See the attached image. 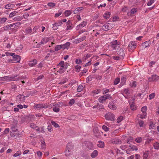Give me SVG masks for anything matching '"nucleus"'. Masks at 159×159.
Listing matches in <instances>:
<instances>
[{
    "instance_id": "18",
    "label": "nucleus",
    "mask_w": 159,
    "mask_h": 159,
    "mask_svg": "<svg viewBox=\"0 0 159 159\" xmlns=\"http://www.w3.org/2000/svg\"><path fill=\"white\" fill-rule=\"evenodd\" d=\"M112 142L113 143L116 144H121V140L118 139H115L112 140Z\"/></svg>"
},
{
    "instance_id": "54",
    "label": "nucleus",
    "mask_w": 159,
    "mask_h": 159,
    "mask_svg": "<svg viewBox=\"0 0 159 159\" xmlns=\"http://www.w3.org/2000/svg\"><path fill=\"white\" fill-rule=\"evenodd\" d=\"M118 53L120 56H123L124 54L123 49L121 48L118 51Z\"/></svg>"
},
{
    "instance_id": "63",
    "label": "nucleus",
    "mask_w": 159,
    "mask_h": 159,
    "mask_svg": "<svg viewBox=\"0 0 159 159\" xmlns=\"http://www.w3.org/2000/svg\"><path fill=\"white\" fill-rule=\"evenodd\" d=\"M53 110L56 112H58L60 111V109L58 107H55L53 108Z\"/></svg>"
},
{
    "instance_id": "32",
    "label": "nucleus",
    "mask_w": 159,
    "mask_h": 159,
    "mask_svg": "<svg viewBox=\"0 0 159 159\" xmlns=\"http://www.w3.org/2000/svg\"><path fill=\"white\" fill-rule=\"evenodd\" d=\"M129 147L130 148V149L132 151H137L138 149V148L137 147L133 145H130L129 146Z\"/></svg>"
},
{
    "instance_id": "1",
    "label": "nucleus",
    "mask_w": 159,
    "mask_h": 159,
    "mask_svg": "<svg viewBox=\"0 0 159 159\" xmlns=\"http://www.w3.org/2000/svg\"><path fill=\"white\" fill-rule=\"evenodd\" d=\"M105 117L107 120L113 121L115 118L114 115L110 112H109L105 115Z\"/></svg>"
},
{
    "instance_id": "51",
    "label": "nucleus",
    "mask_w": 159,
    "mask_h": 159,
    "mask_svg": "<svg viewBox=\"0 0 159 159\" xmlns=\"http://www.w3.org/2000/svg\"><path fill=\"white\" fill-rule=\"evenodd\" d=\"M48 107V104L47 103L43 104L42 103V108L46 109Z\"/></svg>"
},
{
    "instance_id": "33",
    "label": "nucleus",
    "mask_w": 159,
    "mask_h": 159,
    "mask_svg": "<svg viewBox=\"0 0 159 159\" xmlns=\"http://www.w3.org/2000/svg\"><path fill=\"white\" fill-rule=\"evenodd\" d=\"M41 142V148L43 149H44L45 148V143L44 140L43 139H42L40 141Z\"/></svg>"
},
{
    "instance_id": "23",
    "label": "nucleus",
    "mask_w": 159,
    "mask_h": 159,
    "mask_svg": "<svg viewBox=\"0 0 159 159\" xmlns=\"http://www.w3.org/2000/svg\"><path fill=\"white\" fill-rule=\"evenodd\" d=\"M18 12L17 11H16L11 12L9 15V17L10 18H11L13 17V16H16Z\"/></svg>"
},
{
    "instance_id": "39",
    "label": "nucleus",
    "mask_w": 159,
    "mask_h": 159,
    "mask_svg": "<svg viewBox=\"0 0 159 159\" xmlns=\"http://www.w3.org/2000/svg\"><path fill=\"white\" fill-rule=\"evenodd\" d=\"M130 107L131 109L132 110H135L136 109V107L135 106V104L133 103L130 105Z\"/></svg>"
},
{
    "instance_id": "17",
    "label": "nucleus",
    "mask_w": 159,
    "mask_h": 159,
    "mask_svg": "<svg viewBox=\"0 0 159 159\" xmlns=\"http://www.w3.org/2000/svg\"><path fill=\"white\" fill-rule=\"evenodd\" d=\"M48 41V39L47 38H43L40 42L38 44V45L43 44L44 43H47Z\"/></svg>"
},
{
    "instance_id": "44",
    "label": "nucleus",
    "mask_w": 159,
    "mask_h": 159,
    "mask_svg": "<svg viewBox=\"0 0 159 159\" xmlns=\"http://www.w3.org/2000/svg\"><path fill=\"white\" fill-rule=\"evenodd\" d=\"M130 86L132 87H135L136 86V82L135 81H133L130 83Z\"/></svg>"
},
{
    "instance_id": "26",
    "label": "nucleus",
    "mask_w": 159,
    "mask_h": 159,
    "mask_svg": "<svg viewBox=\"0 0 159 159\" xmlns=\"http://www.w3.org/2000/svg\"><path fill=\"white\" fill-rule=\"evenodd\" d=\"M64 13L66 16H68L72 13L71 11L70 10H66Z\"/></svg>"
},
{
    "instance_id": "24",
    "label": "nucleus",
    "mask_w": 159,
    "mask_h": 159,
    "mask_svg": "<svg viewBox=\"0 0 159 159\" xmlns=\"http://www.w3.org/2000/svg\"><path fill=\"white\" fill-rule=\"evenodd\" d=\"M82 7H78L75 9L74 11V13L75 14H77L80 11L83 9Z\"/></svg>"
},
{
    "instance_id": "42",
    "label": "nucleus",
    "mask_w": 159,
    "mask_h": 159,
    "mask_svg": "<svg viewBox=\"0 0 159 159\" xmlns=\"http://www.w3.org/2000/svg\"><path fill=\"white\" fill-rule=\"evenodd\" d=\"M7 20V18L6 17H3L0 19V23H4Z\"/></svg>"
},
{
    "instance_id": "29",
    "label": "nucleus",
    "mask_w": 159,
    "mask_h": 159,
    "mask_svg": "<svg viewBox=\"0 0 159 159\" xmlns=\"http://www.w3.org/2000/svg\"><path fill=\"white\" fill-rule=\"evenodd\" d=\"M97 145L98 147L103 148L104 146V143L103 142L101 141H99Z\"/></svg>"
},
{
    "instance_id": "12",
    "label": "nucleus",
    "mask_w": 159,
    "mask_h": 159,
    "mask_svg": "<svg viewBox=\"0 0 159 159\" xmlns=\"http://www.w3.org/2000/svg\"><path fill=\"white\" fill-rule=\"evenodd\" d=\"M108 107L110 109L113 110H116V107L113 102H111L109 103L108 105Z\"/></svg>"
},
{
    "instance_id": "47",
    "label": "nucleus",
    "mask_w": 159,
    "mask_h": 159,
    "mask_svg": "<svg viewBox=\"0 0 159 159\" xmlns=\"http://www.w3.org/2000/svg\"><path fill=\"white\" fill-rule=\"evenodd\" d=\"M155 96V94L154 93H152L149 95V99L151 100Z\"/></svg>"
},
{
    "instance_id": "35",
    "label": "nucleus",
    "mask_w": 159,
    "mask_h": 159,
    "mask_svg": "<svg viewBox=\"0 0 159 159\" xmlns=\"http://www.w3.org/2000/svg\"><path fill=\"white\" fill-rule=\"evenodd\" d=\"M84 88L83 86L82 85H79L77 89V91L78 92H81Z\"/></svg>"
},
{
    "instance_id": "20",
    "label": "nucleus",
    "mask_w": 159,
    "mask_h": 159,
    "mask_svg": "<svg viewBox=\"0 0 159 159\" xmlns=\"http://www.w3.org/2000/svg\"><path fill=\"white\" fill-rule=\"evenodd\" d=\"M111 14L109 12H106L103 15V17L106 19L109 18L110 17Z\"/></svg>"
},
{
    "instance_id": "27",
    "label": "nucleus",
    "mask_w": 159,
    "mask_h": 159,
    "mask_svg": "<svg viewBox=\"0 0 159 159\" xmlns=\"http://www.w3.org/2000/svg\"><path fill=\"white\" fill-rule=\"evenodd\" d=\"M14 7V5L11 4H8L5 6V8L6 9H11Z\"/></svg>"
},
{
    "instance_id": "9",
    "label": "nucleus",
    "mask_w": 159,
    "mask_h": 159,
    "mask_svg": "<svg viewBox=\"0 0 159 159\" xmlns=\"http://www.w3.org/2000/svg\"><path fill=\"white\" fill-rule=\"evenodd\" d=\"M122 94L125 97L127 98L129 96L130 92L129 90L128 89H125L124 90Z\"/></svg>"
},
{
    "instance_id": "56",
    "label": "nucleus",
    "mask_w": 159,
    "mask_h": 159,
    "mask_svg": "<svg viewBox=\"0 0 159 159\" xmlns=\"http://www.w3.org/2000/svg\"><path fill=\"white\" fill-rule=\"evenodd\" d=\"M138 117L142 119H143L144 118H145L146 116H144L143 115V113H142V114H141L138 115Z\"/></svg>"
},
{
    "instance_id": "6",
    "label": "nucleus",
    "mask_w": 159,
    "mask_h": 159,
    "mask_svg": "<svg viewBox=\"0 0 159 159\" xmlns=\"http://www.w3.org/2000/svg\"><path fill=\"white\" fill-rule=\"evenodd\" d=\"M111 24L109 23H107L104 24L102 27V29L105 31H107L111 28Z\"/></svg>"
},
{
    "instance_id": "64",
    "label": "nucleus",
    "mask_w": 159,
    "mask_h": 159,
    "mask_svg": "<svg viewBox=\"0 0 159 159\" xmlns=\"http://www.w3.org/2000/svg\"><path fill=\"white\" fill-rule=\"evenodd\" d=\"M48 5L49 7H53L55 6V4L53 2H49L48 3Z\"/></svg>"
},
{
    "instance_id": "38",
    "label": "nucleus",
    "mask_w": 159,
    "mask_h": 159,
    "mask_svg": "<svg viewBox=\"0 0 159 159\" xmlns=\"http://www.w3.org/2000/svg\"><path fill=\"white\" fill-rule=\"evenodd\" d=\"M153 146L155 149H158L159 148V143L156 142L153 144Z\"/></svg>"
},
{
    "instance_id": "57",
    "label": "nucleus",
    "mask_w": 159,
    "mask_h": 159,
    "mask_svg": "<svg viewBox=\"0 0 159 159\" xmlns=\"http://www.w3.org/2000/svg\"><path fill=\"white\" fill-rule=\"evenodd\" d=\"M155 124L153 123H151L149 125V129H154L155 128Z\"/></svg>"
},
{
    "instance_id": "58",
    "label": "nucleus",
    "mask_w": 159,
    "mask_h": 159,
    "mask_svg": "<svg viewBox=\"0 0 159 159\" xmlns=\"http://www.w3.org/2000/svg\"><path fill=\"white\" fill-rule=\"evenodd\" d=\"M64 61H61L58 65V66L60 67H64Z\"/></svg>"
},
{
    "instance_id": "22",
    "label": "nucleus",
    "mask_w": 159,
    "mask_h": 159,
    "mask_svg": "<svg viewBox=\"0 0 159 159\" xmlns=\"http://www.w3.org/2000/svg\"><path fill=\"white\" fill-rule=\"evenodd\" d=\"M67 68L66 67H60L57 72H58L60 74H62L66 70Z\"/></svg>"
},
{
    "instance_id": "53",
    "label": "nucleus",
    "mask_w": 159,
    "mask_h": 159,
    "mask_svg": "<svg viewBox=\"0 0 159 159\" xmlns=\"http://www.w3.org/2000/svg\"><path fill=\"white\" fill-rule=\"evenodd\" d=\"M102 129L105 131H108L109 129V128L107 127L105 125H103L102 126Z\"/></svg>"
},
{
    "instance_id": "55",
    "label": "nucleus",
    "mask_w": 159,
    "mask_h": 159,
    "mask_svg": "<svg viewBox=\"0 0 159 159\" xmlns=\"http://www.w3.org/2000/svg\"><path fill=\"white\" fill-rule=\"evenodd\" d=\"M75 68L76 69V72H79L81 68V66L79 65H77L75 66Z\"/></svg>"
},
{
    "instance_id": "25",
    "label": "nucleus",
    "mask_w": 159,
    "mask_h": 159,
    "mask_svg": "<svg viewBox=\"0 0 159 159\" xmlns=\"http://www.w3.org/2000/svg\"><path fill=\"white\" fill-rule=\"evenodd\" d=\"M72 152L69 149H67L65 152V155L66 156H69L71 155Z\"/></svg>"
},
{
    "instance_id": "48",
    "label": "nucleus",
    "mask_w": 159,
    "mask_h": 159,
    "mask_svg": "<svg viewBox=\"0 0 159 159\" xmlns=\"http://www.w3.org/2000/svg\"><path fill=\"white\" fill-rule=\"evenodd\" d=\"M75 101L74 99H71L69 102V104L70 106H71L75 103Z\"/></svg>"
},
{
    "instance_id": "28",
    "label": "nucleus",
    "mask_w": 159,
    "mask_h": 159,
    "mask_svg": "<svg viewBox=\"0 0 159 159\" xmlns=\"http://www.w3.org/2000/svg\"><path fill=\"white\" fill-rule=\"evenodd\" d=\"M11 129L13 131L16 132L17 130V125L11 124Z\"/></svg>"
},
{
    "instance_id": "7",
    "label": "nucleus",
    "mask_w": 159,
    "mask_h": 159,
    "mask_svg": "<svg viewBox=\"0 0 159 159\" xmlns=\"http://www.w3.org/2000/svg\"><path fill=\"white\" fill-rule=\"evenodd\" d=\"M13 60L15 62L19 63L21 59L20 56L17 55H14L12 56Z\"/></svg>"
},
{
    "instance_id": "45",
    "label": "nucleus",
    "mask_w": 159,
    "mask_h": 159,
    "mask_svg": "<svg viewBox=\"0 0 159 159\" xmlns=\"http://www.w3.org/2000/svg\"><path fill=\"white\" fill-rule=\"evenodd\" d=\"M75 63L78 65L82 63V60L80 59H77L75 61Z\"/></svg>"
},
{
    "instance_id": "50",
    "label": "nucleus",
    "mask_w": 159,
    "mask_h": 159,
    "mask_svg": "<svg viewBox=\"0 0 159 159\" xmlns=\"http://www.w3.org/2000/svg\"><path fill=\"white\" fill-rule=\"evenodd\" d=\"M120 81V79L119 78L116 79L114 81V84L115 85H117Z\"/></svg>"
},
{
    "instance_id": "34",
    "label": "nucleus",
    "mask_w": 159,
    "mask_h": 159,
    "mask_svg": "<svg viewBox=\"0 0 159 159\" xmlns=\"http://www.w3.org/2000/svg\"><path fill=\"white\" fill-rule=\"evenodd\" d=\"M34 107L35 109H41V108H42V103L35 104L34 106Z\"/></svg>"
},
{
    "instance_id": "61",
    "label": "nucleus",
    "mask_w": 159,
    "mask_h": 159,
    "mask_svg": "<svg viewBox=\"0 0 159 159\" xmlns=\"http://www.w3.org/2000/svg\"><path fill=\"white\" fill-rule=\"evenodd\" d=\"M90 57V56L89 54H87L86 56H84L82 58V60H85L87 59L89 57Z\"/></svg>"
},
{
    "instance_id": "37",
    "label": "nucleus",
    "mask_w": 159,
    "mask_h": 159,
    "mask_svg": "<svg viewBox=\"0 0 159 159\" xmlns=\"http://www.w3.org/2000/svg\"><path fill=\"white\" fill-rule=\"evenodd\" d=\"M63 46L61 45H59L57 46L55 48V50L56 51H57L60 50L61 48H63Z\"/></svg>"
},
{
    "instance_id": "10",
    "label": "nucleus",
    "mask_w": 159,
    "mask_h": 159,
    "mask_svg": "<svg viewBox=\"0 0 159 159\" xmlns=\"http://www.w3.org/2000/svg\"><path fill=\"white\" fill-rule=\"evenodd\" d=\"M26 78L25 76H18L17 75H15L13 76L14 81L19 80H23Z\"/></svg>"
},
{
    "instance_id": "36",
    "label": "nucleus",
    "mask_w": 159,
    "mask_h": 159,
    "mask_svg": "<svg viewBox=\"0 0 159 159\" xmlns=\"http://www.w3.org/2000/svg\"><path fill=\"white\" fill-rule=\"evenodd\" d=\"M142 140L143 138L142 137H138L136 139L135 141L137 143H139L142 141Z\"/></svg>"
},
{
    "instance_id": "16",
    "label": "nucleus",
    "mask_w": 159,
    "mask_h": 159,
    "mask_svg": "<svg viewBox=\"0 0 159 159\" xmlns=\"http://www.w3.org/2000/svg\"><path fill=\"white\" fill-rule=\"evenodd\" d=\"M23 19L22 17H21L20 16H18L14 17L12 19L15 21H19Z\"/></svg>"
},
{
    "instance_id": "43",
    "label": "nucleus",
    "mask_w": 159,
    "mask_h": 159,
    "mask_svg": "<svg viewBox=\"0 0 159 159\" xmlns=\"http://www.w3.org/2000/svg\"><path fill=\"white\" fill-rule=\"evenodd\" d=\"M51 123L52 125H53L56 128H58L59 127V126L54 121H51Z\"/></svg>"
},
{
    "instance_id": "14",
    "label": "nucleus",
    "mask_w": 159,
    "mask_h": 159,
    "mask_svg": "<svg viewBox=\"0 0 159 159\" xmlns=\"http://www.w3.org/2000/svg\"><path fill=\"white\" fill-rule=\"evenodd\" d=\"M37 63V61L36 59H33L29 61V65L31 67L34 66H35Z\"/></svg>"
},
{
    "instance_id": "4",
    "label": "nucleus",
    "mask_w": 159,
    "mask_h": 159,
    "mask_svg": "<svg viewBox=\"0 0 159 159\" xmlns=\"http://www.w3.org/2000/svg\"><path fill=\"white\" fill-rule=\"evenodd\" d=\"M111 48L113 50L115 49L118 45L120 44V42H117L116 40H115L114 41L111 43Z\"/></svg>"
},
{
    "instance_id": "19",
    "label": "nucleus",
    "mask_w": 159,
    "mask_h": 159,
    "mask_svg": "<svg viewBox=\"0 0 159 159\" xmlns=\"http://www.w3.org/2000/svg\"><path fill=\"white\" fill-rule=\"evenodd\" d=\"M98 155V151L97 150H94L91 154V157L92 158H94L97 156Z\"/></svg>"
},
{
    "instance_id": "3",
    "label": "nucleus",
    "mask_w": 159,
    "mask_h": 159,
    "mask_svg": "<svg viewBox=\"0 0 159 159\" xmlns=\"http://www.w3.org/2000/svg\"><path fill=\"white\" fill-rule=\"evenodd\" d=\"M0 80L4 81H14L13 76H5L3 77H0Z\"/></svg>"
},
{
    "instance_id": "15",
    "label": "nucleus",
    "mask_w": 159,
    "mask_h": 159,
    "mask_svg": "<svg viewBox=\"0 0 159 159\" xmlns=\"http://www.w3.org/2000/svg\"><path fill=\"white\" fill-rule=\"evenodd\" d=\"M21 24V23L20 22H17L15 23L10 24V26H11V27H13V28H16L19 26Z\"/></svg>"
},
{
    "instance_id": "21",
    "label": "nucleus",
    "mask_w": 159,
    "mask_h": 159,
    "mask_svg": "<svg viewBox=\"0 0 159 159\" xmlns=\"http://www.w3.org/2000/svg\"><path fill=\"white\" fill-rule=\"evenodd\" d=\"M147 109V107L146 106L143 107L141 109V111L142 112V113H143V115L144 116H146L147 115V113L146 112Z\"/></svg>"
},
{
    "instance_id": "59",
    "label": "nucleus",
    "mask_w": 159,
    "mask_h": 159,
    "mask_svg": "<svg viewBox=\"0 0 159 159\" xmlns=\"http://www.w3.org/2000/svg\"><path fill=\"white\" fill-rule=\"evenodd\" d=\"M154 0H150L147 3V5L148 6H151L154 2Z\"/></svg>"
},
{
    "instance_id": "52",
    "label": "nucleus",
    "mask_w": 159,
    "mask_h": 159,
    "mask_svg": "<svg viewBox=\"0 0 159 159\" xmlns=\"http://www.w3.org/2000/svg\"><path fill=\"white\" fill-rule=\"evenodd\" d=\"M30 126L31 128L33 129H35L37 126L34 123H31L30 124Z\"/></svg>"
},
{
    "instance_id": "49",
    "label": "nucleus",
    "mask_w": 159,
    "mask_h": 159,
    "mask_svg": "<svg viewBox=\"0 0 159 159\" xmlns=\"http://www.w3.org/2000/svg\"><path fill=\"white\" fill-rule=\"evenodd\" d=\"M93 77L91 76L88 77L86 79V81L87 83H89V81H91L92 80Z\"/></svg>"
},
{
    "instance_id": "41",
    "label": "nucleus",
    "mask_w": 159,
    "mask_h": 159,
    "mask_svg": "<svg viewBox=\"0 0 159 159\" xmlns=\"http://www.w3.org/2000/svg\"><path fill=\"white\" fill-rule=\"evenodd\" d=\"M121 82L122 84H124L126 81V78L125 76H123L121 78Z\"/></svg>"
},
{
    "instance_id": "5",
    "label": "nucleus",
    "mask_w": 159,
    "mask_h": 159,
    "mask_svg": "<svg viewBox=\"0 0 159 159\" xmlns=\"http://www.w3.org/2000/svg\"><path fill=\"white\" fill-rule=\"evenodd\" d=\"M159 79V76L156 75H152L151 77L148 78V80L149 81H156Z\"/></svg>"
},
{
    "instance_id": "62",
    "label": "nucleus",
    "mask_w": 159,
    "mask_h": 159,
    "mask_svg": "<svg viewBox=\"0 0 159 159\" xmlns=\"http://www.w3.org/2000/svg\"><path fill=\"white\" fill-rule=\"evenodd\" d=\"M137 11V9L135 8H132L130 11V13L131 14H134Z\"/></svg>"
},
{
    "instance_id": "46",
    "label": "nucleus",
    "mask_w": 159,
    "mask_h": 159,
    "mask_svg": "<svg viewBox=\"0 0 159 159\" xmlns=\"http://www.w3.org/2000/svg\"><path fill=\"white\" fill-rule=\"evenodd\" d=\"M62 12V11H61V10H59L58 11V13H56L55 14V17H58L59 16H60V15H61V14Z\"/></svg>"
},
{
    "instance_id": "11",
    "label": "nucleus",
    "mask_w": 159,
    "mask_h": 159,
    "mask_svg": "<svg viewBox=\"0 0 159 159\" xmlns=\"http://www.w3.org/2000/svg\"><path fill=\"white\" fill-rule=\"evenodd\" d=\"M87 22L86 21H83L76 26V29L78 30L80 28H83L85 26Z\"/></svg>"
},
{
    "instance_id": "60",
    "label": "nucleus",
    "mask_w": 159,
    "mask_h": 159,
    "mask_svg": "<svg viewBox=\"0 0 159 159\" xmlns=\"http://www.w3.org/2000/svg\"><path fill=\"white\" fill-rule=\"evenodd\" d=\"M29 16V14L26 12H25L23 16V17L24 19H27L28 18Z\"/></svg>"
},
{
    "instance_id": "40",
    "label": "nucleus",
    "mask_w": 159,
    "mask_h": 159,
    "mask_svg": "<svg viewBox=\"0 0 159 159\" xmlns=\"http://www.w3.org/2000/svg\"><path fill=\"white\" fill-rule=\"evenodd\" d=\"M32 30L30 28H27L25 30L26 33L27 34H29L31 33Z\"/></svg>"
},
{
    "instance_id": "30",
    "label": "nucleus",
    "mask_w": 159,
    "mask_h": 159,
    "mask_svg": "<svg viewBox=\"0 0 159 159\" xmlns=\"http://www.w3.org/2000/svg\"><path fill=\"white\" fill-rule=\"evenodd\" d=\"M149 154V152L148 151H146L144 152L143 155V159H147Z\"/></svg>"
},
{
    "instance_id": "13",
    "label": "nucleus",
    "mask_w": 159,
    "mask_h": 159,
    "mask_svg": "<svg viewBox=\"0 0 159 159\" xmlns=\"http://www.w3.org/2000/svg\"><path fill=\"white\" fill-rule=\"evenodd\" d=\"M25 100V98L23 95H20L17 96L16 100L18 102H23Z\"/></svg>"
},
{
    "instance_id": "2",
    "label": "nucleus",
    "mask_w": 159,
    "mask_h": 159,
    "mask_svg": "<svg viewBox=\"0 0 159 159\" xmlns=\"http://www.w3.org/2000/svg\"><path fill=\"white\" fill-rule=\"evenodd\" d=\"M136 46V44L135 42L132 41L130 42L128 47V49L129 51L134 49Z\"/></svg>"
},
{
    "instance_id": "31",
    "label": "nucleus",
    "mask_w": 159,
    "mask_h": 159,
    "mask_svg": "<svg viewBox=\"0 0 159 159\" xmlns=\"http://www.w3.org/2000/svg\"><path fill=\"white\" fill-rule=\"evenodd\" d=\"M106 99L104 96H102L99 98L98 99V100L99 102H103L105 101L106 100Z\"/></svg>"
},
{
    "instance_id": "8",
    "label": "nucleus",
    "mask_w": 159,
    "mask_h": 159,
    "mask_svg": "<svg viewBox=\"0 0 159 159\" xmlns=\"http://www.w3.org/2000/svg\"><path fill=\"white\" fill-rule=\"evenodd\" d=\"M151 44V43L149 41H146L142 43L140 46L142 47V49H144L147 47H148Z\"/></svg>"
}]
</instances>
